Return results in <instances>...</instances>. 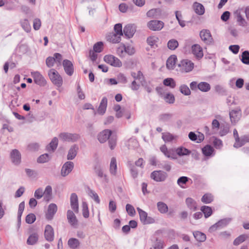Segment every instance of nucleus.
Returning a JSON list of instances; mask_svg holds the SVG:
<instances>
[{
	"label": "nucleus",
	"mask_w": 249,
	"mask_h": 249,
	"mask_svg": "<svg viewBox=\"0 0 249 249\" xmlns=\"http://www.w3.org/2000/svg\"><path fill=\"white\" fill-rule=\"evenodd\" d=\"M48 76L54 85L58 87L62 85V77L56 70L54 69H50L48 71Z\"/></svg>",
	"instance_id": "obj_1"
},
{
	"label": "nucleus",
	"mask_w": 249,
	"mask_h": 249,
	"mask_svg": "<svg viewBox=\"0 0 249 249\" xmlns=\"http://www.w3.org/2000/svg\"><path fill=\"white\" fill-rule=\"evenodd\" d=\"M58 137L62 141L69 142H75L80 138V136L78 134L68 132L61 133Z\"/></svg>",
	"instance_id": "obj_2"
},
{
	"label": "nucleus",
	"mask_w": 249,
	"mask_h": 249,
	"mask_svg": "<svg viewBox=\"0 0 249 249\" xmlns=\"http://www.w3.org/2000/svg\"><path fill=\"white\" fill-rule=\"evenodd\" d=\"M180 67V71L182 72H188L192 71L194 68V63L188 60H183L178 65Z\"/></svg>",
	"instance_id": "obj_3"
},
{
	"label": "nucleus",
	"mask_w": 249,
	"mask_h": 249,
	"mask_svg": "<svg viewBox=\"0 0 249 249\" xmlns=\"http://www.w3.org/2000/svg\"><path fill=\"white\" fill-rule=\"evenodd\" d=\"M151 178L157 182L164 181L167 177V174L164 171H154L150 175Z\"/></svg>",
	"instance_id": "obj_4"
},
{
	"label": "nucleus",
	"mask_w": 249,
	"mask_h": 249,
	"mask_svg": "<svg viewBox=\"0 0 249 249\" xmlns=\"http://www.w3.org/2000/svg\"><path fill=\"white\" fill-rule=\"evenodd\" d=\"M104 59L106 63L113 67H121L122 65L120 59L112 55H106L104 56Z\"/></svg>",
	"instance_id": "obj_5"
},
{
	"label": "nucleus",
	"mask_w": 249,
	"mask_h": 249,
	"mask_svg": "<svg viewBox=\"0 0 249 249\" xmlns=\"http://www.w3.org/2000/svg\"><path fill=\"white\" fill-rule=\"evenodd\" d=\"M231 218H226L219 220L209 228L210 232H213L215 231L218 228L226 226L231 221Z\"/></svg>",
	"instance_id": "obj_6"
},
{
	"label": "nucleus",
	"mask_w": 249,
	"mask_h": 249,
	"mask_svg": "<svg viewBox=\"0 0 249 249\" xmlns=\"http://www.w3.org/2000/svg\"><path fill=\"white\" fill-rule=\"evenodd\" d=\"M164 23L160 20H153L147 23V26L152 31H160L164 27Z\"/></svg>",
	"instance_id": "obj_7"
},
{
	"label": "nucleus",
	"mask_w": 249,
	"mask_h": 249,
	"mask_svg": "<svg viewBox=\"0 0 249 249\" xmlns=\"http://www.w3.org/2000/svg\"><path fill=\"white\" fill-rule=\"evenodd\" d=\"M10 156L11 160L14 165H18L20 163L21 156L18 150L16 149L12 150Z\"/></svg>",
	"instance_id": "obj_8"
},
{
	"label": "nucleus",
	"mask_w": 249,
	"mask_h": 249,
	"mask_svg": "<svg viewBox=\"0 0 249 249\" xmlns=\"http://www.w3.org/2000/svg\"><path fill=\"white\" fill-rule=\"evenodd\" d=\"M31 75L34 78V82L40 86H44L46 84V81L38 71H34L31 72Z\"/></svg>",
	"instance_id": "obj_9"
},
{
	"label": "nucleus",
	"mask_w": 249,
	"mask_h": 249,
	"mask_svg": "<svg viewBox=\"0 0 249 249\" xmlns=\"http://www.w3.org/2000/svg\"><path fill=\"white\" fill-rule=\"evenodd\" d=\"M137 211L140 215L141 221L143 224H148L154 222V219L147 216V213L140 208H137Z\"/></svg>",
	"instance_id": "obj_10"
},
{
	"label": "nucleus",
	"mask_w": 249,
	"mask_h": 249,
	"mask_svg": "<svg viewBox=\"0 0 249 249\" xmlns=\"http://www.w3.org/2000/svg\"><path fill=\"white\" fill-rule=\"evenodd\" d=\"M74 164L71 161L66 162L62 166L61 170V175L62 177L68 176L72 170Z\"/></svg>",
	"instance_id": "obj_11"
},
{
	"label": "nucleus",
	"mask_w": 249,
	"mask_h": 249,
	"mask_svg": "<svg viewBox=\"0 0 249 249\" xmlns=\"http://www.w3.org/2000/svg\"><path fill=\"white\" fill-rule=\"evenodd\" d=\"M63 66L64 71L69 76H71L74 71L73 66L71 62L69 60L65 59L63 61Z\"/></svg>",
	"instance_id": "obj_12"
},
{
	"label": "nucleus",
	"mask_w": 249,
	"mask_h": 249,
	"mask_svg": "<svg viewBox=\"0 0 249 249\" xmlns=\"http://www.w3.org/2000/svg\"><path fill=\"white\" fill-rule=\"evenodd\" d=\"M136 32V26L133 24H128L124 28L123 33L128 38H131Z\"/></svg>",
	"instance_id": "obj_13"
},
{
	"label": "nucleus",
	"mask_w": 249,
	"mask_h": 249,
	"mask_svg": "<svg viewBox=\"0 0 249 249\" xmlns=\"http://www.w3.org/2000/svg\"><path fill=\"white\" fill-rule=\"evenodd\" d=\"M67 218L69 223L73 227H76L78 225V220L74 213L71 210H68L67 213Z\"/></svg>",
	"instance_id": "obj_14"
},
{
	"label": "nucleus",
	"mask_w": 249,
	"mask_h": 249,
	"mask_svg": "<svg viewBox=\"0 0 249 249\" xmlns=\"http://www.w3.org/2000/svg\"><path fill=\"white\" fill-rule=\"evenodd\" d=\"M111 134L112 131L110 130L105 129L98 134V140L101 143H104L109 139Z\"/></svg>",
	"instance_id": "obj_15"
},
{
	"label": "nucleus",
	"mask_w": 249,
	"mask_h": 249,
	"mask_svg": "<svg viewBox=\"0 0 249 249\" xmlns=\"http://www.w3.org/2000/svg\"><path fill=\"white\" fill-rule=\"evenodd\" d=\"M44 236L46 240L49 242H52L54 239V231L52 227L50 225H47L45 229Z\"/></svg>",
	"instance_id": "obj_16"
},
{
	"label": "nucleus",
	"mask_w": 249,
	"mask_h": 249,
	"mask_svg": "<svg viewBox=\"0 0 249 249\" xmlns=\"http://www.w3.org/2000/svg\"><path fill=\"white\" fill-rule=\"evenodd\" d=\"M200 37L202 40L206 43L212 42L213 38L211 33L208 30H202L199 34Z\"/></svg>",
	"instance_id": "obj_17"
},
{
	"label": "nucleus",
	"mask_w": 249,
	"mask_h": 249,
	"mask_svg": "<svg viewBox=\"0 0 249 249\" xmlns=\"http://www.w3.org/2000/svg\"><path fill=\"white\" fill-rule=\"evenodd\" d=\"M57 207L55 204L51 203L48 206L47 213H46V217L48 220H51L53 217L54 214L56 213Z\"/></svg>",
	"instance_id": "obj_18"
},
{
	"label": "nucleus",
	"mask_w": 249,
	"mask_h": 249,
	"mask_svg": "<svg viewBox=\"0 0 249 249\" xmlns=\"http://www.w3.org/2000/svg\"><path fill=\"white\" fill-rule=\"evenodd\" d=\"M160 151L168 158L176 159V155L173 149H168L165 145H163L160 147Z\"/></svg>",
	"instance_id": "obj_19"
},
{
	"label": "nucleus",
	"mask_w": 249,
	"mask_h": 249,
	"mask_svg": "<svg viewBox=\"0 0 249 249\" xmlns=\"http://www.w3.org/2000/svg\"><path fill=\"white\" fill-rule=\"evenodd\" d=\"M192 52L198 58H201L203 56L202 49L198 44H195L192 46Z\"/></svg>",
	"instance_id": "obj_20"
},
{
	"label": "nucleus",
	"mask_w": 249,
	"mask_h": 249,
	"mask_svg": "<svg viewBox=\"0 0 249 249\" xmlns=\"http://www.w3.org/2000/svg\"><path fill=\"white\" fill-rule=\"evenodd\" d=\"M78 147L77 145H72L69 150L67 155V159L69 160H73L77 155Z\"/></svg>",
	"instance_id": "obj_21"
},
{
	"label": "nucleus",
	"mask_w": 249,
	"mask_h": 249,
	"mask_svg": "<svg viewBox=\"0 0 249 249\" xmlns=\"http://www.w3.org/2000/svg\"><path fill=\"white\" fill-rule=\"evenodd\" d=\"M107 98L106 97L103 98L97 110L99 114L103 115L105 113L107 107Z\"/></svg>",
	"instance_id": "obj_22"
},
{
	"label": "nucleus",
	"mask_w": 249,
	"mask_h": 249,
	"mask_svg": "<svg viewBox=\"0 0 249 249\" xmlns=\"http://www.w3.org/2000/svg\"><path fill=\"white\" fill-rule=\"evenodd\" d=\"M193 7L195 12L197 15L201 16L204 14L205 8L204 6L202 4L198 3L197 2H195L193 4Z\"/></svg>",
	"instance_id": "obj_23"
},
{
	"label": "nucleus",
	"mask_w": 249,
	"mask_h": 249,
	"mask_svg": "<svg viewBox=\"0 0 249 249\" xmlns=\"http://www.w3.org/2000/svg\"><path fill=\"white\" fill-rule=\"evenodd\" d=\"M177 58L176 55L170 56L166 62V67L169 70H173L175 68Z\"/></svg>",
	"instance_id": "obj_24"
},
{
	"label": "nucleus",
	"mask_w": 249,
	"mask_h": 249,
	"mask_svg": "<svg viewBox=\"0 0 249 249\" xmlns=\"http://www.w3.org/2000/svg\"><path fill=\"white\" fill-rule=\"evenodd\" d=\"M122 36L117 35L116 33H110L107 36V40L113 43H119L121 41V37Z\"/></svg>",
	"instance_id": "obj_25"
},
{
	"label": "nucleus",
	"mask_w": 249,
	"mask_h": 249,
	"mask_svg": "<svg viewBox=\"0 0 249 249\" xmlns=\"http://www.w3.org/2000/svg\"><path fill=\"white\" fill-rule=\"evenodd\" d=\"M58 145V139L56 137H54L49 145L46 147L47 150L49 152H53L57 148Z\"/></svg>",
	"instance_id": "obj_26"
},
{
	"label": "nucleus",
	"mask_w": 249,
	"mask_h": 249,
	"mask_svg": "<svg viewBox=\"0 0 249 249\" xmlns=\"http://www.w3.org/2000/svg\"><path fill=\"white\" fill-rule=\"evenodd\" d=\"M127 166L129 168L130 172L132 177L135 179L138 176V171L135 166L132 163L131 161H128L127 162Z\"/></svg>",
	"instance_id": "obj_27"
},
{
	"label": "nucleus",
	"mask_w": 249,
	"mask_h": 249,
	"mask_svg": "<svg viewBox=\"0 0 249 249\" xmlns=\"http://www.w3.org/2000/svg\"><path fill=\"white\" fill-rule=\"evenodd\" d=\"M117 162L116 160L114 157H113L111 159L109 171L111 175L115 176L117 173Z\"/></svg>",
	"instance_id": "obj_28"
},
{
	"label": "nucleus",
	"mask_w": 249,
	"mask_h": 249,
	"mask_svg": "<svg viewBox=\"0 0 249 249\" xmlns=\"http://www.w3.org/2000/svg\"><path fill=\"white\" fill-rule=\"evenodd\" d=\"M68 245L71 249H76L79 246L80 242L76 238H71L68 241Z\"/></svg>",
	"instance_id": "obj_29"
},
{
	"label": "nucleus",
	"mask_w": 249,
	"mask_h": 249,
	"mask_svg": "<svg viewBox=\"0 0 249 249\" xmlns=\"http://www.w3.org/2000/svg\"><path fill=\"white\" fill-rule=\"evenodd\" d=\"M239 110H232L230 112V117L232 123H236L239 120Z\"/></svg>",
	"instance_id": "obj_30"
},
{
	"label": "nucleus",
	"mask_w": 249,
	"mask_h": 249,
	"mask_svg": "<svg viewBox=\"0 0 249 249\" xmlns=\"http://www.w3.org/2000/svg\"><path fill=\"white\" fill-rule=\"evenodd\" d=\"M236 17L237 21L240 26H244L246 24L245 20L242 18L240 11L237 10L234 13Z\"/></svg>",
	"instance_id": "obj_31"
},
{
	"label": "nucleus",
	"mask_w": 249,
	"mask_h": 249,
	"mask_svg": "<svg viewBox=\"0 0 249 249\" xmlns=\"http://www.w3.org/2000/svg\"><path fill=\"white\" fill-rule=\"evenodd\" d=\"M198 89L202 92H208L211 89V86L207 82H201L198 83Z\"/></svg>",
	"instance_id": "obj_32"
},
{
	"label": "nucleus",
	"mask_w": 249,
	"mask_h": 249,
	"mask_svg": "<svg viewBox=\"0 0 249 249\" xmlns=\"http://www.w3.org/2000/svg\"><path fill=\"white\" fill-rule=\"evenodd\" d=\"M20 24L23 29L27 33L31 30V27L28 19H24L20 21Z\"/></svg>",
	"instance_id": "obj_33"
},
{
	"label": "nucleus",
	"mask_w": 249,
	"mask_h": 249,
	"mask_svg": "<svg viewBox=\"0 0 249 249\" xmlns=\"http://www.w3.org/2000/svg\"><path fill=\"white\" fill-rule=\"evenodd\" d=\"M195 238L199 242H204L206 239V235L200 231H196L193 233Z\"/></svg>",
	"instance_id": "obj_34"
},
{
	"label": "nucleus",
	"mask_w": 249,
	"mask_h": 249,
	"mask_svg": "<svg viewBox=\"0 0 249 249\" xmlns=\"http://www.w3.org/2000/svg\"><path fill=\"white\" fill-rule=\"evenodd\" d=\"M172 116L171 113H162L159 116V120L161 122H167L171 119Z\"/></svg>",
	"instance_id": "obj_35"
},
{
	"label": "nucleus",
	"mask_w": 249,
	"mask_h": 249,
	"mask_svg": "<svg viewBox=\"0 0 249 249\" xmlns=\"http://www.w3.org/2000/svg\"><path fill=\"white\" fill-rule=\"evenodd\" d=\"M157 207L159 212L161 213H165L168 212L167 205L163 202H159L157 203Z\"/></svg>",
	"instance_id": "obj_36"
},
{
	"label": "nucleus",
	"mask_w": 249,
	"mask_h": 249,
	"mask_svg": "<svg viewBox=\"0 0 249 249\" xmlns=\"http://www.w3.org/2000/svg\"><path fill=\"white\" fill-rule=\"evenodd\" d=\"M186 203L188 207L191 210L194 211L196 209V202L192 198L188 197L186 199Z\"/></svg>",
	"instance_id": "obj_37"
},
{
	"label": "nucleus",
	"mask_w": 249,
	"mask_h": 249,
	"mask_svg": "<svg viewBox=\"0 0 249 249\" xmlns=\"http://www.w3.org/2000/svg\"><path fill=\"white\" fill-rule=\"evenodd\" d=\"M159 40L158 37L153 36H150L147 39V42L151 47L155 48L157 47V43Z\"/></svg>",
	"instance_id": "obj_38"
},
{
	"label": "nucleus",
	"mask_w": 249,
	"mask_h": 249,
	"mask_svg": "<svg viewBox=\"0 0 249 249\" xmlns=\"http://www.w3.org/2000/svg\"><path fill=\"white\" fill-rule=\"evenodd\" d=\"M213 150V147L210 145H207L202 149V153L205 156H210Z\"/></svg>",
	"instance_id": "obj_39"
},
{
	"label": "nucleus",
	"mask_w": 249,
	"mask_h": 249,
	"mask_svg": "<svg viewBox=\"0 0 249 249\" xmlns=\"http://www.w3.org/2000/svg\"><path fill=\"white\" fill-rule=\"evenodd\" d=\"M38 239V237L37 234L36 233H33L30 235V236L28 237L27 241V243L28 245H33L37 242Z\"/></svg>",
	"instance_id": "obj_40"
},
{
	"label": "nucleus",
	"mask_w": 249,
	"mask_h": 249,
	"mask_svg": "<svg viewBox=\"0 0 249 249\" xmlns=\"http://www.w3.org/2000/svg\"><path fill=\"white\" fill-rule=\"evenodd\" d=\"M43 193H44V199L49 201L52 194V187L50 185L47 186Z\"/></svg>",
	"instance_id": "obj_41"
},
{
	"label": "nucleus",
	"mask_w": 249,
	"mask_h": 249,
	"mask_svg": "<svg viewBox=\"0 0 249 249\" xmlns=\"http://www.w3.org/2000/svg\"><path fill=\"white\" fill-rule=\"evenodd\" d=\"M179 91L182 94L186 96L190 95L191 94L190 89L185 84L181 85L179 87Z\"/></svg>",
	"instance_id": "obj_42"
},
{
	"label": "nucleus",
	"mask_w": 249,
	"mask_h": 249,
	"mask_svg": "<svg viewBox=\"0 0 249 249\" xmlns=\"http://www.w3.org/2000/svg\"><path fill=\"white\" fill-rule=\"evenodd\" d=\"M163 83L165 86L170 87L173 89L176 86V82L172 78H167L163 80Z\"/></svg>",
	"instance_id": "obj_43"
},
{
	"label": "nucleus",
	"mask_w": 249,
	"mask_h": 249,
	"mask_svg": "<svg viewBox=\"0 0 249 249\" xmlns=\"http://www.w3.org/2000/svg\"><path fill=\"white\" fill-rule=\"evenodd\" d=\"M178 46V41L175 39H172L169 40L167 43L168 48L171 50H175Z\"/></svg>",
	"instance_id": "obj_44"
},
{
	"label": "nucleus",
	"mask_w": 249,
	"mask_h": 249,
	"mask_svg": "<svg viewBox=\"0 0 249 249\" xmlns=\"http://www.w3.org/2000/svg\"><path fill=\"white\" fill-rule=\"evenodd\" d=\"M159 166L160 168L169 172L171 169V162L167 161H162L160 163Z\"/></svg>",
	"instance_id": "obj_45"
},
{
	"label": "nucleus",
	"mask_w": 249,
	"mask_h": 249,
	"mask_svg": "<svg viewBox=\"0 0 249 249\" xmlns=\"http://www.w3.org/2000/svg\"><path fill=\"white\" fill-rule=\"evenodd\" d=\"M131 75L134 79V80H138L141 83L144 79V76L141 71H138L137 73L131 72Z\"/></svg>",
	"instance_id": "obj_46"
},
{
	"label": "nucleus",
	"mask_w": 249,
	"mask_h": 249,
	"mask_svg": "<svg viewBox=\"0 0 249 249\" xmlns=\"http://www.w3.org/2000/svg\"><path fill=\"white\" fill-rule=\"evenodd\" d=\"M247 238V236L245 234H242L237 237L233 241L234 246H238L243 243Z\"/></svg>",
	"instance_id": "obj_47"
},
{
	"label": "nucleus",
	"mask_w": 249,
	"mask_h": 249,
	"mask_svg": "<svg viewBox=\"0 0 249 249\" xmlns=\"http://www.w3.org/2000/svg\"><path fill=\"white\" fill-rule=\"evenodd\" d=\"M213 199V196L211 194H206L201 198L202 202L206 204L211 203Z\"/></svg>",
	"instance_id": "obj_48"
},
{
	"label": "nucleus",
	"mask_w": 249,
	"mask_h": 249,
	"mask_svg": "<svg viewBox=\"0 0 249 249\" xmlns=\"http://www.w3.org/2000/svg\"><path fill=\"white\" fill-rule=\"evenodd\" d=\"M201 211L204 214L205 217L207 218L209 217L212 213V210L211 207L209 206H204L201 208Z\"/></svg>",
	"instance_id": "obj_49"
},
{
	"label": "nucleus",
	"mask_w": 249,
	"mask_h": 249,
	"mask_svg": "<svg viewBox=\"0 0 249 249\" xmlns=\"http://www.w3.org/2000/svg\"><path fill=\"white\" fill-rule=\"evenodd\" d=\"M176 152L180 156L189 155L191 151L184 147H179L177 149Z\"/></svg>",
	"instance_id": "obj_50"
},
{
	"label": "nucleus",
	"mask_w": 249,
	"mask_h": 249,
	"mask_svg": "<svg viewBox=\"0 0 249 249\" xmlns=\"http://www.w3.org/2000/svg\"><path fill=\"white\" fill-rule=\"evenodd\" d=\"M25 207V203L24 201L21 202L18 206V224L20 223L21 221V217L22 215V214L23 213V212L24 211Z\"/></svg>",
	"instance_id": "obj_51"
},
{
	"label": "nucleus",
	"mask_w": 249,
	"mask_h": 249,
	"mask_svg": "<svg viewBox=\"0 0 249 249\" xmlns=\"http://www.w3.org/2000/svg\"><path fill=\"white\" fill-rule=\"evenodd\" d=\"M39 144L36 142L29 143L27 146V150L31 152L36 151L39 149Z\"/></svg>",
	"instance_id": "obj_52"
},
{
	"label": "nucleus",
	"mask_w": 249,
	"mask_h": 249,
	"mask_svg": "<svg viewBox=\"0 0 249 249\" xmlns=\"http://www.w3.org/2000/svg\"><path fill=\"white\" fill-rule=\"evenodd\" d=\"M82 213L85 218H88L89 216V212L88 206L86 202H82Z\"/></svg>",
	"instance_id": "obj_53"
},
{
	"label": "nucleus",
	"mask_w": 249,
	"mask_h": 249,
	"mask_svg": "<svg viewBox=\"0 0 249 249\" xmlns=\"http://www.w3.org/2000/svg\"><path fill=\"white\" fill-rule=\"evenodd\" d=\"M50 157L48 154H44L40 156L37 159L38 163H45L49 160Z\"/></svg>",
	"instance_id": "obj_54"
},
{
	"label": "nucleus",
	"mask_w": 249,
	"mask_h": 249,
	"mask_svg": "<svg viewBox=\"0 0 249 249\" xmlns=\"http://www.w3.org/2000/svg\"><path fill=\"white\" fill-rule=\"evenodd\" d=\"M189 179V178L182 176L178 178L177 183L180 187L183 188V185L185 184Z\"/></svg>",
	"instance_id": "obj_55"
},
{
	"label": "nucleus",
	"mask_w": 249,
	"mask_h": 249,
	"mask_svg": "<svg viewBox=\"0 0 249 249\" xmlns=\"http://www.w3.org/2000/svg\"><path fill=\"white\" fill-rule=\"evenodd\" d=\"M242 62L246 64H249V52L244 51L242 54Z\"/></svg>",
	"instance_id": "obj_56"
},
{
	"label": "nucleus",
	"mask_w": 249,
	"mask_h": 249,
	"mask_svg": "<svg viewBox=\"0 0 249 249\" xmlns=\"http://www.w3.org/2000/svg\"><path fill=\"white\" fill-rule=\"evenodd\" d=\"M162 134V138L163 140V141L165 142H171L174 138L173 135L168 132L163 133Z\"/></svg>",
	"instance_id": "obj_57"
},
{
	"label": "nucleus",
	"mask_w": 249,
	"mask_h": 249,
	"mask_svg": "<svg viewBox=\"0 0 249 249\" xmlns=\"http://www.w3.org/2000/svg\"><path fill=\"white\" fill-rule=\"evenodd\" d=\"M89 196L94 200V201L98 204L100 203V200L99 197L96 193L94 191L89 189Z\"/></svg>",
	"instance_id": "obj_58"
},
{
	"label": "nucleus",
	"mask_w": 249,
	"mask_h": 249,
	"mask_svg": "<svg viewBox=\"0 0 249 249\" xmlns=\"http://www.w3.org/2000/svg\"><path fill=\"white\" fill-rule=\"evenodd\" d=\"M103 43L102 42H98L93 46V51L96 53H101L103 50Z\"/></svg>",
	"instance_id": "obj_59"
},
{
	"label": "nucleus",
	"mask_w": 249,
	"mask_h": 249,
	"mask_svg": "<svg viewBox=\"0 0 249 249\" xmlns=\"http://www.w3.org/2000/svg\"><path fill=\"white\" fill-rule=\"evenodd\" d=\"M164 242L161 240L157 239L153 247L154 249H163Z\"/></svg>",
	"instance_id": "obj_60"
},
{
	"label": "nucleus",
	"mask_w": 249,
	"mask_h": 249,
	"mask_svg": "<svg viewBox=\"0 0 249 249\" xmlns=\"http://www.w3.org/2000/svg\"><path fill=\"white\" fill-rule=\"evenodd\" d=\"M114 30L115 33H116L117 35H119L120 36H123V33L122 31V25L120 23H118L115 25L114 27Z\"/></svg>",
	"instance_id": "obj_61"
},
{
	"label": "nucleus",
	"mask_w": 249,
	"mask_h": 249,
	"mask_svg": "<svg viewBox=\"0 0 249 249\" xmlns=\"http://www.w3.org/2000/svg\"><path fill=\"white\" fill-rule=\"evenodd\" d=\"M126 211L128 214L130 216H133L136 213L133 206L129 204H127L126 205Z\"/></svg>",
	"instance_id": "obj_62"
},
{
	"label": "nucleus",
	"mask_w": 249,
	"mask_h": 249,
	"mask_svg": "<svg viewBox=\"0 0 249 249\" xmlns=\"http://www.w3.org/2000/svg\"><path fill=\"white\" fill-rule=\"evenodd\" d=\"M116 141L117 139L115 137H111L110 138H109L108 139V143L110 148L111 150H113L114 149L116 145Z\"/></svg>",
	"instance_id": "obj_63"
},
{
	"label": "nucleus",
	"mask_w": 249,
	"mask_h": 249,
	"mask_svg": "<svg viewBox=\"0 0 249 249\" xmlns=\"http://www.w3.org/2000/svg\"><path fill=\"white\" fill-rule=\"evenodd\" d=\"M41 25V22L39 18H36L33 21V28L35 30H38Z\"/></svg>",
	"instance_id": "obj_64"
}]
</instances>
